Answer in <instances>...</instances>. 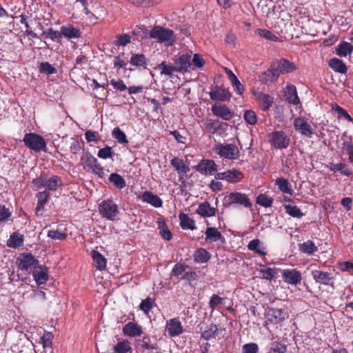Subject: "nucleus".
<instances>
[{
    "label": "nucleus",
    "instance_id": "4c0bfd02",
    "mask_svg": "<svg viewBox=\"0 0 353 353\" xmlns=\"http://www.w3.org/2000/svg\"><path fill=\"white\" fill-rule=\"evenodd\" d=\"M276 185H278L279 190L283 193H287L290 195L293 194V190L290 182L284 178H278L276 180Z\"/></svg>",
    "mask_w": 353,
    "mask_h": 353
},
{
    "label": "nucleus",
    "instance_id": "c9c22d12",
    "mask_svg": "<svg viewBox=\"0 0 353 353\" xmlns=\"http://www.w3.org/2000/svg\"><path fill=\"white\" fill-rule=\"evenodd\" d=\"M23 238L22 235L17 232H14L10 236V239L7 241V245L9 248H19L23 245Z\"/></svg>",
    "mask_w": 353,
    "mask_h": 353
},
{
    "label": "nucleus",
    "instance_id": "de8ad7c7",
    "mask_svg": "<svg viewBox=\"0 0 353 353\" xmlns=\"http://www.w3.org/2000/svg\"><path fill=\"white\" fill-rule=\"evenodd\" d=\"M286 213L294 218H301L304 214L296 205H284Z\"/></svg>",
    "mask_w": 353,
    "mask_h": 353
},
{
    "label": "nucleus",
    "instance_id": "2f4dec72",
    "mask_svg": "<svg viewBox=\"0 0 353 353\" xmlns=\"http://www.w3.org/2000/svg\"><path fill=\"white\" fill-rule=\"evenodd\" d=\"M179 218L180 220V225L182 229L188 230L190 229L193 230L195 229L194 221L190 218L188 214L181 212L179 215Z\"/></svg>",
    "mask_w": 353,
    "mask_h": 353
},
{
    "label": "nucleus",
    "instance_id": "6e6d98bb",
    "mask_svg": "<svg viewBox=\"0 0 353 353\" xmlns=\"http://www.w3.org/2000/svg\"><path fill=\"white\" fill-rule=\"evenodd\" d=\"M159 228L160 229V234L162 238L167 241L170 240L172 235L170 230L168 228L166 223L164 221H159Z\"/></svg>",
    "mask_w": 353,
    "mask_h": 353
},
{
    "label": "nucleus",
    "instance_id": "6e6552de",
    "mask_svg": "<svg viewBox=\"0 0 353 353\" xmlns=\"http://www.w3.org/2000/svg\"><path fill=\"white\" fill-rule=\"evenodd\" d=\"M243 174L239 170L231 169L223 172H219L215 174L216 180H225L232 183H236L241 181Z\"/></svg>",
    "mask_w": 353,
    "mask_h": 353
},
{
    "label": "nucleus",
    "instance_id": "052dcab7",
    "mask_svg": "<svg viewBox=\"0 0 353 353\" xmlns=\"http://www.w3.org/2000/svg\"><path fill=\"white\" fill-rule=\"evenodd\" d=\"M130 39V36L128 34H119L116 36L114 44L119 46H125L131 42Z\"/></svg>",
    "mask_w": 353,
    "mask_h": 353
},
{
    "label": "nucleus",
    "instance_id": "412c9836",
    "mask_svg": "<svg viewBox=\"0 0 353 353\" xmlns=\"http://www.w3.org/2000/svg\"><path fill=\"white\" fill-rule=\"evenodd\" d=\"M123 332L125 335L131 337L139 336L143 333L142 327L133 322H128L123 327Z\"/></svg>",
    "mask_w": 353,
    "mask_h": 353
},
{
    "label": "nucleus",
    "instance_id": "4be33fe9",
    "mask_svg": "<svg viewBox=\"0 0 353 353\" xmlns=\"http://www.w3.org/2000/svg\"><path fill=\"white\" fill-rule=\"evenodd\" d=\"M266 315L268 321L274 324L279 323L285 319V314L281 309L269 308Z\"/></svg>",
    "mask_w": 353,
    "mask_h": 353
},
{
    "label": "nucleus",
    "instance_id": "aec40b11",
    "mask_svg": "<svg viewBox=\"0 0 353 353\" xmlns=\"http://www.w3.org/2000/svg\"><path fill=\"white\" fill-rule=\"evenodd\" d=\"M284 97L287 101L293 105H298L300 103L297 94L296 88L292 84L288 85L284 90Z\"/></svg>",
    "mask_w": 353,
    "mask_h": 353
},
{
    "label": "nucleus",
    "instance_id": "393cba45",
    "mask_svg": "<svg viewBox=\"0 0 353 353\" xmlns=\"http://www.w3.org/2000/svg\"><path fill=\"white\" fill-rule=\"evenodd\" d=\"M61 34L68 39H77L81 36L79 28L74 27L71 24H67L61 27Z\"/></svg>",
    "mask_w": 353,
    "mask_h": 353
},
{
    "label": "nucleus",
    "instance_id": "f257e3e1",
    "mask_svg": "<svg viewBox=\"0 0 353 353\" xmlns=\"http://www.w3.org/2000/svg\"><path fill=\"white\" fill-rule=\"evenodd\" d=\"M26 147L35 151H46V142L43 137L35 133H26L23 137Z\"/></svg>",
    "mask_w": 353,
    "mask_h": 353
},
{
    "label": "nucleus",
    "instance_id": "603ef678",
    "mask_svg": "<svg viewBox=\"0 0 353 353\" xmlns=\"http://www.w3.org/2000/svg\"><path fill=\"white\" fill-rule=\"evenodd\" d=\"M112 137L120 143H128V140L125 134L118 127L114 128Z\"/></svg>",
    "mask_w": 353,
    "mask_h": 353
},
{
    "label": "nucleus",
    "instance_id": "cd10ccee",
    "mask_svg": "<svg viewBox=\"0 0 353 353\" xmlns=\"http://www.w3.org/2000/svg\"><path fill=\"white\" fill-rule=\"evenodd\" d=\"M225 70L227 74L228 75V78L231 82L232 85L234 88H235V91L239 94H242L243 92H244L243 85L241 83L236 76L233 73V72L231 70L225 68Z\"/></svg>",
    "mask_w": 353,
    "mask_h": 353
},
{
    "label": "nucleus",
    "instance_id": "c85d7f7f",
    "mask_svg": "<svg viewBox=\"0 0 353 353\" xmlns=\"http://www.w3.org/2000/svg\"><path fill=\"white\" fill-rule=\"evenodd\" d=\"M143 201L147 202L152 205L159 208L162 205L161 199L151 192L145 191L142 195Z\"/></svg>",
    "mask_w": 353,
    "mask_h": 353
},
{
    "label": "nucleus",
    "instance_id": "f8f14e48",
    "mask_svg": "<svg viewBox=\"0 0 353 353\" xmlns=\"http://www.w3.org/2000/svg\"><path fill=\"white\" fill-rule=\"evenodd\" d=\"M170 164L177 172L180 181L188 176V173L190 172V169L182 159L177 157H174L170 161Z\"/></svg>",
    "mask_w": 353,
    "mask_h": 353
},
{
    "label": "nucleus",
    "instance_id": "6ab92c4d",
    "mask_svg": "<svg viewBox=\"0 0 353 353\" xmlns=\"http://www.w3.org/2000/svg\"><path fill=\"white\" fill-rule=\"evenodd\" d=\"M209 94L212 100L219 101H225L231 97V94L228 90L218 86L215 90L210 91Z\"/></svg>",
    "mask_w": 353,
    "mask_h": 353
},
{
    "label": "nucleus",
    "instance_id": "69168bd1",
    "mask_svg": "<svg viewBox=\"0 0 353 353\" xmlns=\"http://www.w3.org/2000/svg\"><path fill=\"white\" fill-rule=\"evenodd\" d=\"M98 157L103 159L112 158L114 155V152L111 147L106 145L105 148H101L98 152Z\"/></svg>",
    "mask_w": 353,
    "mask_h": 353
},
{
    "label": "nucleus",
    "instance_id": "423d86ee",
    "mask_svg": "<svg viewBox=\"0 0 353 353\" xmlns=\"http://www.w3.org/2000/svg\"><path fill=\"white\" fill-rule=\"evenodd\" d=\"M216 152L221 156L228 159H236L239 156L238 148L233 144L222 145L216 146Z\"/></svg>",
    "mask_w": 353,
    "mask_h": 353
},
{
    "label": "nucleus",
    "instance_id": "ddd939ff",
    "mask_svg": "<svg viewBox=\"0 0 353 353\" xmlns=\"http://www.w3.org/2000/svg\"><path fill=\"white\" fill-rule=\"evenodd\" d=\"M196 168L201 174L212 175L217 170V165L213 160L203 159L198 163Z\"/></svg>",
    "mask_w": 353,
    "mask_h": 353
},
{
    "label": "nucleus",
    "instance_id": "dca6fc26",
    "mask_svg": "<svg viewBox=\"0 0 353 353\" xmlns=\"http://www.w3.org/2000/svg\"><path fill=\"white\" fill-rule=\"evenodd\" d=\"M166 330L172 337L179 336L183 332V328L180 321L176 318L167 322Z\"/></svg>",
    "mask_w": 353,
    "mask_h": 353
},
{
    "label": "nucleus",
    "instance_id": "c03bdc74",
    "mask_svg": "<svg viewBox=\"0 0 353 353\" xmlns=\"http://www.w3.org/2000/svg\"><path fill=\"white\" fill-rule=\"evenodd\" d=\"M218 332V327L214 324H211L209 325L208 329L202 332L201 337L205 340H210L212 339H215Z\"/></svg>",
    "mask_w": 353,
    "mask_h": 353
},
{
    "label": "nucleus",
    "instance_id": "e2e57ef3",
    "mask_svg": "<svg viewBox=\"0 0 353 353\" xmlns=\"http://www.w3.org/2000/svg\"><path fill=\"white\" fill-rule=\"evenodd\" d=\"M43 34L46 35V37L51 39L52 41H59L62 37L61 29L60 31L54 30L52 28H50L43 32Z\"/></svg>",
    "mask_w": 353,
    "mask_h": 353
},
{
    "label": "nucleus",
    "instance_id": "a878e982",
    "mask_svg": "<svg viewBox=\"0 0 353 353\" xmlns=\"http://www.w3.org/2000/svg\"><path fill=\"white\" fill-rule=\"evenodd\" d=\"M196 212L201 216L210 217L215 215L216 209L211 207L209 202L205 201L199 205Z\"/></svg>",
    "mask_w": 353,
    "mask_h": 353
},
{
    "label": "nucleus",
    "instance_id": "5701e85b",
    "mask_svg": "<svg viewBox=\"0 0 353 353\" xmlns=\"http://www.w3.org/2000/svg\"><path fill=\"white\" fill-rule=\"evenodd\" d=\"M312 276L316 283L325 285H330L332 279L330 273L319 270H312Z\"/></svg>",
    "mask_w": 353,
    "mask_h": 353
},
{
    "label": "nucleus",
    "instance_id": "49530a36",
    "mask_svg": "<svg viewBox=\"0 0 353 353\" xmlns=\"http://www.w3.org/2000/svg\"><path fill=\"white\" fill-rule=\"evenodd\" d=\"M256 203L261 206L268 208L272 206L273 203V199L267 194H259L256 198Z\"/></svg>",
    "mask_w": 353,
    "mask_h": 353
},
{
    "label": "nucleus",
    "instance_id": "a19ab883",
    "mask_svg": "<svg viewBox=\"0 0 353 353\" xmlns=\"http://www.w3.org/2000/svg\"><path fill=\"white\" fill-rule=\"evenodd\" d=\"M157 68L161 70V74L168 77H172L174 72H176L174 64L168 63L165 61H163L159 64Z\"/></svg>",
    "mask_w": 353,
    "mask_h": 353
},
{
    "label": "nucleus",
    "instance_id": "bf43d9fd",
    "mask_svg": "<svg viewBox=\"0 0 353 353\" xmlns=\"http://www.w3.org/2000/svg\"><path fill=\"white\" fill-rule=\"evenodd\" d=\"M59 178L54 175L51 176L49 179L46 180L44 185L47 187V188L50 190H55L57 187L59 185Z\"/></svg>",
    "mask_w": 353,
    "mask_h": 353
},
{
    "label": "nucleus",
    "instance_id": "20e7f679",
    "mask_svg": "<svg viewBox=\"0 0 353 353\" xmlns=\"http://www.w3.org/2000/svg\"><path fill=\"white\" fill-rule=\"evenodd\" d=\"M268 140L272 146L276 149L287 148L290 139L283 131H274L268 134Z\"/></svg>",
    "mask_w": 353,
    "mask_h": 353
},
{
    "label": "nucleus",
    "instance_id": "ea45409f",
    "mask_svg": "<svg viewBox=\"0 0 353 353\" xmlns=\"http://www.w3.org/2000/svg\"><path fill=\"white\" fill-rule=\"evenodd\" d=\"M194 261L197 263H206L210 259V254L205 249H198L194 255Z\"/></svg>",
    "mask_w": 353,
    "mask_h": 353
},
{
    "label": "nucleus",
    "instance_id": "0eeeda50",
    "mask_svg": "<svg viewBox=\"0 0 353 353\" xmlns=\"http://www.w3.org/2000/svg\"><path fill=\"white\" fill-rule=\"evenodd\" d=\"M228 205L238 204L246 208H250L252 203L248 195L239 192H233L228 194Z\"/></svg>",
    "mask_w": 353,
    "mask_h": 353
},
{
    "label": "nucleus",
    "instance_id": "a18cd8bd",
    "mask_svg": "<svg viewBox=\"0 0 353 353\" xmlns=\"http://www.w3.org/2000/svg\"><path fill=\"white\" fill-rule=\"evenodd\" d=\"M148 30L145 26H136L132 30V35L135 37V39L141 41L147 38Z\"/></svg>",
    "mask_w": 353,
    "mask_h": 353
},
{
    "label": "nucleus",
    "instance_id": "c756f323",
    "mask_svg": "<svg viewBox=\"0 0 353 353\" xmlns=\"http://www.w3.org/2000/svg\"><path fill=\"white\" fill-rule=\"evenodd\" d=\"M138 345L143 349L148 350L152 352L153 350L158 349L156 343H152L150 337L148 335H144L142 339L137 340Z\"/></svg>",
    "mask_w": 353,
    "mask_h": 353
},
{
    "label": "nucleus",
    "instance_id": "8fccbe9b",
    "mask_svg": "<svg viewBox=\"0 0 353 353\" xmlns=\"http://www.w3.org/2000/svg\"><path fill=\"white\" fill-rule=\"evenodd\" d=\"M263 268L260 270L264 279L271 281L277 274V270L275 268H265V265H261Z\"/></svg>",
    "mask_w": 353,
    "mask_h": 353
},
{
    "label": "nucleus",
    "instance_id": "f3484780",
    "mask_svg": "<svg viewBox=\"0 0 353 353\" xmlns=\"http://www.w3.org/2000/svg\"><path fill=\"white\" fill-rule=\"evenodd\" d=\"M205 129L211 133H222L225 131L228 124L219 120L210 119L205 124Z\"/></svg>",
    "mask_w": 353,
    "mask_h": 353
},
{
    "label": "nucleus",
    "instance_id": "b1692460",
    "mask_svg": "<svg viewBox=\"0 0 353 353\" xmlns=\"http://www.w3.org/2000/svg\"><path fill=\"white\" fill-rule=\"evenodd\" d=\"M279 76L277 69L272 63L270 68L262 74L261 81L268 84L269 83H272L276 81Z\"/></svg>",
    "mask_w": 353,
    "mask_h": 353
},
{
    "label": "nucleus",
    "instance_id": "0e129e2a",
    "mask_svg": "<svg viewBox=\"0 0 353 353\" xmlns=\"http://www.w3.org/2000/svg\"><path fill=\"white\" fill-rule=\"evenodd\" d=\"M332 110L338 114L339 119L345 118L349 121H352L353 120L351 116L347 112V111L337 104H335L334 107L332 108Z\"/></svg>",
    "mask_w": 353,
    "mask_h": 353
},
{
    "label": "nucleus",
    "instance_id": "58836bf2",
    "mask_svg": "<svg viewBox=\"0 0 353 353\" xmlns=\"http://www.w3.org/2000/svg\"><path fill=\"white\" fill-rule=\"evenodd\" d=\"M130 62L132 65L146 68V58L143 54H132Z\"/></svg>",
    "mask_w": 353,
    "mask_h": 353
},
{
    "label": "nucleus",
    "instance_id": "f03ea898",
    "mask_svg": "<svg viewBox=\"0 0 353 353\" xmlns=\"http://www.w3.org/2000/svg\"><path fill=\"white\" fill-rule=\"evenodd\" d=\"M150 37L159 43H167L168 45H172L174 40L173 31L161 26L154 27L150 32Z\"/></svg>",
    "mask_w": 353,
    "mask_h": 353
},
{
    "label": "nucleus",
    "instance_id": "37998d69",
    "mask_svg": "<svg viewBox=\"0 0 353 353\" xmlns=\"http://www.w3.org/2000/svg\"><path fill=\"white\" fill-rule=\"evenodd\" d=\"M112 353H127L131 350L130 343L127 340H123L115 345Z\"/></svg>",
    "mask_w": 353,
    "mask_h": 353
},
{
    "label": "nucleus",
    "instance_id": "1a4fd4ad",
    "mask_svg": "<svg viewBox=\"0 0 353 353\" xmlns=\"http://www.w3.org/2000/svg\"><path fill=\"white\" fill-rule=\"evenodd\" d=\"M294 127L296 131L305 137H311L313 134L311 125L302 117H297L294 120Z\"/></svg>",
    "mask_w": 353,
    "mask_h": 353
},
{
    "label": "nucleus",
    "instance_id": "5fc2aeb1",
    "mask_svg": "<svg viewBox=\"0 0 353 353\" xmlns=\"http://www.w3.org/2000/svg\"><path fill=\"white\" fill-rule=\"evenodd\" d=\"M154 304V301L148 297L143 300L139 305L140 310H143L146 314H148L152 310Z\"/></svg>",
    "mask_w": 353,
    "mask_h": 353
},
{
    "label": "nucleus",
    "instance_id": "f704fd0d",
    "mask_svg": "<svg viewBox=\"0 0 353 353\" xmlns=\"http://www.w3.org/2000/svg\"><path fill=\"white\" fill-rule=\"evenodd\" d=\"M329 66L334 71L341 74H345L347 70V67L343 61L337 58L330 59Z\"/></svg>",
    "mask_w": 353,
    "mask_h": 353
},
{
    "label": "nucleus",
    "instance_id": "a211bd4d",
    "mask_svg": "<svg viewBox=\"0 0 353 353\" xmlns=\"http://www.w3.org/2000/svg\"><path fill=\"white\" fill-rule=\"evenodd\" d=\"M33 276L37 283H45L48 279V268L43 265L34 266Z\"/></svg>",
    "mask_w": 353,
    "mask_h": 353
},
{
    "label": "nucleus",
    "instance_id": "bb28decb",
    "mask_svg": "<svg viewBox=\"0 0 353 353\" xmlns=\"http://www.w3.org/2000/svg\"><path fill=\"white\" fill-rule=\"evenodd\" d=\"M262 13L268 18L272 17L274 14V3L272 0L261 1L259 4Z\"/></svg>",
    "mask_w": 353,
    "mask_h": 353
},
{
    "label": "nucleus",
    "instance_id": "864d4df0",
    "mask_svg": "<svg viewBox=\"0 0 353 353\" xmlns=\"http://www.w3.org/2000/svg\"><path fill=\"white\" fill-rule=\"evenodd\" d=\"M39 71L46 74H53L57 72V68L48 62H42L39 65Z\"/></svg>",
    "mask_w": 353,
    "mask_h": 353
},
{
    "label": "nucleus",
    "instance_id": "2eb2a0df",
    "mask_svg": "<svg viewBox=\"0 0 353 353\" xmlns=\"http://www.w3.org/2000/svg\"><path fill=\"white\" fill-rule=\"evenodd\" d=\"M211 110L214 116L225 121L231 119L234 116L232 112L225 105L214 104L212 105Z\"/></svg>",
    "mask_w": 353,
    "mask_h": 353
},
{
    "label": "nucleus",
    "instance_id": "72a5a7b5",
    "mask_svg": "<svg viewBox=\"0 0 353 353\" xmlns=\"http://www.w3.org/2000/svg\"><path fill=\"white\" fill-rule=\"evenodd\" d=\"M92 256L93 261L94 262V265L98 270H102L105 268L106 259L97 250H92Z\"/></svg>",
    "mask_w": 353,
    "mask_h": 353
},
{
    "label": "nucleus",
    "instance_id": "473e14b6",
    "mask_svg": "<svg viewBox=\"0 0 353 353\" xmlns=\"http://www.w3.org/2000/svg\"><path fill=\"white\" fill-rule=\"evenodd\" d=\"M205 234L206 236L205 240L210 242H216L221 239H223L221 233L216 228H207Z\"/></svg>",
    "mask_w": 353,
    "mask_h": 353
},
{
    "label": "nucleus",
    "instance_id": "4468645a",
    "mask_svg": "<svg viewBox=\"0 0 353 353\" xmlns=\"http://www.w3.org/2000/svg\"><path fill=\"white\" fill-rule=\"evenodd\" d=\"M282 277L285 283L291 285L300 283L302 279L301 273L296 269L284 270Z\"/></svg>",
    "mask_w": 353,
    "mask_h": 353
},
{
    "label": "nucleus",
    "instance_id": "09e8293b",
    "mask_svg": "<svg viewBox=\"0 0 353 353\" xmlns=\"http://www.w3.org/2000/svg\"><path fill=\"white\" fill-rule=\"evenodd\" d=\"M259 100L261 103V108L263 110L269 109L273 103L272 98L267 94H260L259 97Z\"/></svg>",
    "mask_w": 353,
    "mask_h": 353
},
{
    "label": "nucleus",
    "instance_id": "7ed1b4c3",
    "mask_svg": "<svg viewBox=\"0 0 353 353\" xmlns=\"http://www.w3.org/2000/svg\"><path fill=\"white\" fill-rule=\"evenodd\" d=\"M99 211L103 217L110 221H114L119 214L117 205L110 199L103 201L99 205Z\"/></svg>",
    "mask_w": 353,
    "mask_h": 353
},
{
    "label": "nucleus",
    "instance_id": "338daca9",
    "mask_svg": "<svg viewBox=\"0 0 353 353\" xmlns=\"http://www.w3.org/2000/svg\"><path fill=\"white\" fill-rule=\"evenodd\" d=\"M287 346L280 342H275L268 353H285Z\"/></svg>",
    "mask_w": 353,
    "mask_h": 353
},
{
    "label": "nucleus",
    "instance_id": "774afa93",
    "mask_svg": "<svg viewBox=\"0 0 353 353\" xmlns=\"http://www.w3.org/2000/svg\"><path fill=\"white\" fill-rule=\"evenodd\" d=\"M12 215V212L6 205H0V222L7 221Z\"/></svg>",
    "mask_w": 353,
    "mask_h": 353
},
{
    "label": "nucleus",
    "instance_id": "39448f33",
    "mask_svg": "<svg viewBox=\"0 0 353 353\" xmlns=\"http://www.w3.org/2000/svg\"><path fill=\"white\" fill-rule=\"evenodd\" d=\"M38 262V260L36 259L31 253L21 254L17 259V264L19 269L26 272H28L33 266H37Z\"/></svg>",
    "mask_w": 353,
    "mask_h": 353
},
{
    "label": "nucleus",
    "instance_id": "680f3d73",
    "mask_svg": "<svg viewBox=\"0 0 353 353\" xmlns=\"http://www.w3.org/2000/svg\"><path fill=\"white\" fill-rule=\"evenodd\" d=\"M245 122L249 125H255L257 122V117L255 112L251 110L245 111L243 115Z\"/></svg>",
    "mask_w": 353,
    "mask_h": 353
},
{
    "label": "nucleus",
    "instance_id": "7c9ffc66",
    "mask_svg": "<svg viewBox=\"0 0 353 353\" xmlns=\"http://www.w3.org/2000/svg\"><path fill=\"white\" fill-rule=\"evenodd\" d=\"M97 161V159L88 152L84 153L81 157V163L83 169L86 171H90V168H92L93 165L96 163Z\"/></svg>",
    "mask_w": 353,
    "mask_h": 353
},
{
    "label": "nucleus",
    "instance_id": "79ce46f5",
    "mask_svg": "<svg viewBox=\"0 0 353 353\" xmlns=\"http://www.w3.org/2000/svg\"><path fill=\"white\" fill-rule=\"evenodd\" d=\"M109 181L116 188L119 189H122L126 185L125 179L121 175L117 173L111 174L109 177Z\"/></svg>",
    "mask_w": 353,
    "mask_h": 353
},
{
    "label": "nucleus",
    "instance_id": "e433bc0d",
    "mask_svg": "<svg viewBox=\"0 0 353 353\" xmlns=\"http://www.w3.org/2000/svg\"><path fill=\"white\" fill-rule=\"evenodd\" d=\"M353 51V46L346 41L341 42L336 48V53L339 57H346Z\"/></svg>",
    "mask_w": 353,
    "mask_h": 353
},
{
    "label": "nucleus",
    "instance_id": "3c124183",
    "mask_svg": "<svg viewBox=\"0 0 353 353\" xmlns=\"http://www.w3.org/2000/svg\"><path fill=\"white\" fill-rule=\"evenodd\" d=\"M300 250L303 253L311 254L317 250V247L313 241H307L300 245Z\"/></svg>",
    "mask_w": 353,
    "mask_h": 353
},
{
    "label": "nucleus",
    "instance_id": "4d7b16f0",
    "mask_svg": "<svg viewBox=\"0 0 353 353\" xmlns=\"http://www.w3.org/2000/svg\"><path fill=\"white\" fill-rule=\"evenodd\" d=\"M136 6L150 7L159 3L160 0H127Z\"/></svg>",
    "mask_w": 353,
    "mask_h": 353
},
{
    "label": "nucleus",
    "instance_id": "9b49d317",
    "mask_svg": "<svg viewBox=\"0 0 353 353\" xmlns=\"http://www.w3.org/2000/svg\"><path fill=\"white\" fill-rule=\"evenodd\" d=\"M274 66L277 69L279 75L292 72L298 69V65L286 59H281L279 61L272 62Z\"/></svg>",
    "mask_w": 353,
    "mask_h": 353
},
{
    "label": "nucleus",
    "instance_id": "9d476101",
    "mask_svg": "<svg viewBox=\"0 0 353 353\" xmlns=\"http://www.w3.org/2000/svg\"><path fill=\"white\" fill-rule=\"evenodd\" d=\"M174 65L176 72H190L193 70L191 63V56L182 54L174 61Z\"/></svg>",
    "mask_w": 353,
    "mask_h": 353
},
{
    "label": "nucleus",
    "instance_id": "13d9d810",
    "mask_svg": "<svg viewBox=\"0 0 353 353\" xmlns=\"http://www.w3.org/2000/svg\"><path fill=\"white\" fill-rule=\"evenodd\" d=\"M257 34L260 37H263L270 41H279V38L277 36L274 35L270 31L265 30V29H258Z\"/></svg>",
    "mask_w": 353,
    "mask_h": 353
}]
</instances>
